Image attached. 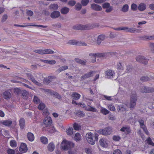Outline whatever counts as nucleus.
<instances>
[{
	"label": "nucleus",
	"mask_w": 154,
	"mask_h": 154,
	"mask_svg": "<svg viewBox=\"0 0 154 154\" xmlns=\"http://www.w3.org/2000/svg\"><path fill=\"white\" fill-rule=\"evenodd\" d=\"M99 26V24L96 23H90L86 25V27H87V30L90 29L95 27H98Z\"/></svg>",
	"instance_id": "19"
},
{
	"label": "nucleus",
	"mask_w": 154,
	"mask_h": 154,
	"mask_svg": "<svg viewBox=\"0 0 154 154\" xmlns=\"http://www.w3.org/2000/svg\"><path fill=\"white\" fill-rule=\"evenodd\" d=\"M66 133L68 135H71L73 133V129L72 127H69L66 131Z\"/></svg>",
	"instance_id": "49"
},
{
	"label": "nucleus",
	"mask_w": 154,
	"mask_h": 154,
	"mask_svg": "<svg viewBox=\"0 0 154 154\" xmlns=\"http://www.w3.org/2000/svg\"><path fill=\"white\" fill-rule=\"evenodd\" d=\"M75 60L77 63L83 65H85L86 62V60H82L79 58H76Z\"/></svg>",
	"instance_id": "40"
},
{
	"label": "nucleus",
	"mask_w": 154,
	"mask_h": 154,
	"mask_svg": "<svg viewBox=\"0 0 154 154\" xmlns=\"http://www.w3.org/2000/svg\"><path fill=\"white\" fill-rule=\"evenodd\" d=\"M146 5L144 3H140L138 7V8L140 11H143L146 9Z\"/></svg>",
	"instance_id": "29"
},
{
	"label": "nucleus",
	"mask_w": 154,
	"mask_h": 154,
	"mask_svg": "<svg viewBox=\"0 0 154 154\" xmlns=\"http://www.w3.org/2000/svg\"><path fill=\"white\" fill-rule=\"evenodd\" d=\"M50 9L52 10H56L58 9L59 6L57 4H51L49 7Z\"/></svg>",
	"instance_id": "30"
},
{
	"label": "nucleus",
	"mask_w": 154,
	"mask_h": 154,
	"mask_svg": "<svg viewBox=\"0 0 154 154\" xmlns=\"http://www.w3.org/2000/svg\"><path fill=\"white\" fill-rule=\"evenodd\" d=\"M73 128L75 130L78 131L81 129V126L80 124L75 123L73 125Z\"/></svg>",
	"instance_id": "46"
},
{
	"label": "nucleus",
	"mask_w": 154,
	"mask_h": 154,
	"mask_svg": "<svg viewBox=\"0 0 154 154\" xmlns=\"http://www.w3.org/2000/svg\"><path fill=\"white\" fill-rule=\"evenodd\" d=\"M89 0H82L81 3L83 6H86L89 2Z\"/></svg>",
	"instance_id": "51"
},
{
	"label": "nucleus",
	"mask_w": 154,
	"mask_h": 154,
	"mask_svg": "<svg viewBox=\"0 0 154 154\" xmlns=\"http://www.w3.org/2000/svg\"><path fill=\"white\" fill-rule=\"evenodd\" d=\"M91 8L92 9L96 11H100L102 10L101 6L95 3H93L91 5Z\"/></svg>",
	"instance_id": "13"
},
{
	"label": "nucleus",
	"mask_w": 154,
	"mask_h": 154,
	"mask_svg": "<svg viewBox=\"0 0 154 154\" xmlns=\"http://www.w3.org/2000/svg\"><path fill=\"white\" fill-rule=\"evenodd\" d=\"M128 5L127 4H125L122 6L121 11L123 12L126 13L128 11Z\"/></svg>",
	"instance_id": "37"
},
{
	"label": "nucleus",
	"mask_w": 154,
	"mask_h": 154,
	"mask_svg": "<svg viewBox=\"0 0 154 154\" xmlns=\"http://www.w3.org/2000/svg\"><path fill=\"white\" fill-rule=\"evenodd\" d=\"M138 122H139L140 127L142 128L144 131L145 132L146 134L147 135L149 134L148 131L147 129L146 126L144 125V121L143 119L140 118L138 119Z\"/></svg>",
	"instance_id": "10"
},
{
	"label": "nucleus",
	"mask_w": 154,
	"mask_h": 154,
	"mask_svg": "<svg viewBox=\"0 0 154 154\" xmlns=\"http://www.w3.org/2000/svg\"><path fill=\"white\" fill-rule=\"evenodd\" d=\"M98 136L97 133H95L94 134L91 132H89L86 134V138L90 144L93 145L95 143L96 141L98 140Z\"/></svg>",
	"instance_id": "1"
},
{
	"label": "nucleus",
	"mask_w": 154,
	"mask_h": 154,
	"mask_svg": "<svg viewBox=\"0 0 154 154\" xmlns=\"http://www.w3.org/2000/svg\"><path fill=\"white\" fill-rule=\"evenodd\" d=\"M72 97L73 100H78L80 98L81 95L76 92H74L72 93Z\"/></svg>",
	"instance_id": "36"
},
{
	"label": "nucleus",
	"mask_w": 154,
	"mask_h": 154,
	"mask_svg": "<svg viewBox=\"0 0 154 154\" xmlns=\"http://www.w3.org/2000/svg\"><path fill=\"white\" fill-rule=\"evenodd\" d=\"M100 145L103 147H106L109 144V142L107 140L104 138L100 139L99 141Z\"/></svg>",
	"instance_id": "11"
},
{
	"label": "nucleus",
	"mask_w": 154,
	"mask_h": 154,
	"mask_svg": "<svg viewBox=\"0 0 154 154\" xmlns=\"http://www.w3.org/2000/svg\"><path fill=\"white\" fill-rule=\"evenodd\" d=\"M101 112L103 114L106 115L108 114L109 111L106 108L102 107L100 109Z\"/></svg>",
	"instance_id": "47"
},
{
	"label": "nucleus",
	"mask_w": 154,
	"mask_h": 154,
	"mask_svg": "<svg viewBox=\"0 0 154 154\" xmlns=\"http://www.w3.org/2000/svg\"><path fill=\"white\" fill-rule=\"evenodd\" d=\"M74 145L72 142L63 140L62 143L61 147L63 150H67L73 148Z\"/></svg>",
	"instance_id": "2"
},
{
	"label": "nucleus",
	"mask_w": 154,
	"mask_h": 154,
	"mask_svg": "<svg viewBox=\"0 0 154 154\" xmlns=\"http://www.w3.org/2000/svg\"><path fill=\"white\" fill-rule=\"evenodd\" d=\"M103 8L106 9L105 11L106 13L111 12L113 10V7L110 6V4L108 2H106L102 5Z\"/></svg>",
	"instance_id": "7"
},
{
	"label": "nucleus",
	"mask_w": 154,
	"mask_h": 154,
	"mask_svg": "<svg viewBox=\"0 0 154 154\" xmlns=\"http://www.w3.org/2000/svg\"><path fill=\"white\" fill-rule=\"evenodd\" d=\"M10 145L12 147H15L17 144L16 141L14 140H12L10 142Z\"/></svg>",
	"instance_id": "50"
},
{
	"label": "nucleus",
	"mask_w": 154,
	"mask_h": 154,
	"mask_svg": "<svg viewBox=\"0 0 154 154\" xmlns=\"http://www.w3.org/2000/svg\"><path fill=\"white\" fill-rule=\"evenodd\" d=\"M137 97L136 93L135 92L132 93L131 95L130 108L131 109L134 108L136 103Z\"/></svg>",
	"instance_id": "3"
},
{
	"label": "nucleus",
	"mask_w": 154,
	"mask_h": 154,
	"mask_svg": "<svg viewBox=\"0 0 154 154\" xmlns=\"http://www.w3.org/2000/svg\"><path fill=\"white\" fill-rule=\"evenodd\" d=\"M85 109L87 111L93 112H97V110L96 109L89 106H88L86 107L85 108Z\"/></svg>",
	"instance_id": "35"
},
{
	"label": "nucleus",
	"mask_w": 154,
	"mask_h": 154,
	"mask_svg": "<svg viewBox=\"0 0 154 154\" xmlns=\"http://www.w3.org/2000/svg\"><path fill=\"white\" fill-rule=\"evenodd\" d=\"M103 97L107 100H113V99L112 98V97L108 96L105 95H103Z\"/></svg>",
	"instance_id": "63"
},
{
	"label": "nucleus",
	"mask_w": 154,
	"mask_h": 154,
	"mask_svg": "<svg viewBox=\"0 0 154 154\" xmlns=\"http://www.w3.org/2000/svg\"><path fill=\"white\" fill-rule=\"evenodd\" d=\"M122 132H126L127 134H130L131 132V130L128 126H125L122 127L120 130Z\"/></svg>",
	"instance_id": "21"
},
{
	"label": "nucleus",
	"mask_w": 154,
	"mask_h": 154,
	"mask_svg": "<svg viewBox=\"0 0 154 154\" xmlns=\"http://www.w3.org/2000/svg\"><path fill=\"white\" fill-rule=\"evenodd\" d=\"M20 151L22 153H25L27 150V148L26 144L24 143L21 144L20 147L19 148Z\"/></svg>",
	"instance_id": "15"
},
{
	"label": "nucleus",
	"mask_w": 154,
	"mask_h": 154,
	"mask_svg": "<svg viewBox=\"0 0 154 154\" xmlns=\"http://www.w3.org/2000/svg\"><path fill=\"white\" fill-rule=\"evenodd\" d=\"M41 142L44 144H47L48 143V139L45 137H42L40 138Z\"/></svg>",
	"instance_id": "41"
},
{
	"label": "nucleus",
	"mask_w": 154,
	"mask_h": 154,
	"mask_svg": "<svg viewBox=\"0 0 154 154\" xmlns=\"http://www.w3.org/2000/svg\"><path fill=\"white\" fill-rule=\"evenodd\" d=\"M149 46L151 51L154 53V43H149Z\"/></svg>",
	"instance_id": "56"
},
{
	"label": "nucleus",
	"mask_w": 154,
	"mask_h": 154,
	"mask_svg": "<svg viewBox=\"0 0 154 154\" xmlns=\"http://www.w3.org/2000/svg\"><path fill=\"white\" fill-rule=\"evenodd\" d=\"M27 137L28 140L30 141H32L34 139V134L31 132H29L27 134Z\"/></svg>",
	"instance_id": "32"
},
{
	"label": "nucleus",
	"mask_w": 154,
	"mask_h": 154,
	"mask_svg": "<svg viewBox=\"0 0 154 154\" xmlns=\"http://www.w3.org/2000/svg\"><path fill=\"white\" fill-rule=\"evenodd\" d=\"M142 39L145 40H151L154 39V35H144L142 37Z\"/></svg>",
	"instance_id": "33"
},
{
	"label": "nucleus",
	"mask_w": 154,
	"mask_h": 154,
	"mask_svg": "<svg viewBox=\"0 0 154 154\" xmlns=\"http://www.w3.org/2000/svg\"><path fill=\"white\" fill-rule=\"evenodd\" d=\"M8 18V16L7 14H4L2 18L1 22L2 23L5 22Z\"/></svg>",
	"instance_id": "52"
},
{
	"label": "nucleus",
	"mask_w": 154,
	"mask_h": 154,
	"mask_svg": "<svg viewBox=\"0 0 154 154\" xmlns=\"http://www.w3.org/2000/svg\"><path fill=\"white\" fill-rule=\"evenodd\" d=\"M74 140L76 141H79L81 139V136L80 134L78 133H76L74 137Z\"/></svg>",
	"instance_id": "42"
},
{
	"label": "nucleus",
	"mask_w": 154,
	"mask_h": 154,
	"mask_svg": "<svg viewBox=\"0 0 154 154\" xmlns=\"http://www.w3.org/2000/svg\"><path fill=\"white\" fill-rule=\"evenodd\" d=\"M132 67L130 65L127 66V69L125 71L126 72H130L132 70Z\"/></svg>",
	"instance_id": "61"
},
{
	"label": "nucleus",
	"mask_w": 154,
	"mask_h": 154,
	"mask_svg": "<svg viewBox=\"0 0 154 154\" xmlns=\"http://www.w3.org/2000/svg\"><path fill=\"white\" fill-rule=\"evenodd\" d=\"M29 93L26 90H24L23 91L22 95L23 97L25 99H26L28 97Z\"/></svg>",
	"instance_id": "48"
},
{
	"label": "nucleus",
	"mask_w": 154,
	"mask_h": 154,
	"mask_svg": "<svg viewBox=\"0 0 154 154\" xmlns=\"http://www.w3.org/2000/svg\"><path fill=\"white\" fill-rule=\"evenodd\" d=\"M136 60L138 62L144 64H146L148 61L147 58L141 55L137 56L136 57Z\"/></svg>",
	"instance_id": "8"
},
{
	"label": "nucleus",
	"mask_w": 154,
	"mask_h": 154,
	"mask_svg": "<svg viewBox=\"0 0 154 154\" xmlns=\"http://www.w3.org/2000/svg\"><path fill=\"white\" fill-rule=\"evenodd\" d=\"M19 125L21 129H23L25 125V121L24 119L23 118H21L19 121Z\"/></svg>",
	"instance_id": "38"
},
{
	"label": "nucleus",
	"mask_w": 154,
	"mask_h": 154,
	"mask_svg": "<svg viewBox=\"0 0 154 154\" xmlns=\"http://www.w3.org/2000/svg\"><path fill=\"white\" fill-rule=\"evenodd\" d=\"M74 29L79 30H86L87 27H86V25H78L74 26Z\"/></svg>",
	"instance_id": "18"
},
{
	"label": "nucleus",
	"mask_w": 154,
	"mask_h": 154,
	"mask_svg": "<svg viewBox=\"0 0 154 154\" xmlns=\"http://www.w3.org/2000/svg\"><path fill=\"white\" fill-rule=\"evenodd\" d=\"M68 44L72 45H76L79 46L81 45L80 41H77L74 40H69L68 42Z\"/></svg>",
	"instance_id": "23"
},
{
	"label": "nucleus",
	"mask_w": 154,
	"mask_h": 154,
	"mask_svg": "<svg viewBox=\"0 0 154 154\" xmlns=\"http://www.w3.org/2000/svg\"><path fill=\"white\" fill-rule=\"evenodd\" d=\"M8 154H14V151L12 149H8L7 151Z\"/></svg>",
	"instance_id": "64"
},
{
	"label": "nucleus",
	"mask_w": 154,
	"mask_h": 154,
	"mask_svg": "<svg viewBox=\"0 0 154 154\" xmlns=\"http://www.w3.org/2000/svg\"><path fill=\"white\" fill-rule=\"evenodd\" d=\"M117 69L118 70H123L124 69V64L119 62L117 64Z\"/></svg>",
	"instance_id": "31"
},
{
	"label": "nucleus",
	"mask_w": 154,
	"mask_h": 154,
	"mask_svg": "<svg viewBox=\"0 0 154 154\" xmlns=\"http://www.w3.org/2000/svg\"><path fill=\"white\" fill-rule=\"evenodd\" d=\"M106 36L104 35H99L97 38V44L99 45L101 42L104 40Z\"/></svg>",
	"instance_id": "22"
},
{
	"label": "nucleus",
	"mask_w": 154,
	"mask_h": 154,
	"mask_svg": "<svg viewBox=\"0 0 154 154\" xmlns=\"http://www.w3.org/2000/svg\"><path fill=\"white\" fill-rule=\"evenodd\" d=\"M127 32L134 33H139L141 32L140 30L132 28H128V27Z\"/></svg>",
	"instance_id": "24"
},
{
	"label": "nucleus",
	"mask_w": 154,
	"mask_h": 154,
	"mask_svg": "<svg viewBox=\"0 0 154 154\" xmlns=\"http://www.w3.org/2000/svg\"><path fill=\"white\" fill-rule=\"evenodd\" d=\"M40 100L37 96H35L33 99V101L36 103H38L40 102Z\"/></svg>",
	"instance_id": "54"
},
{
	"label": "nucleus",
	"mask_w": 154,
	"mask_h": 154,
	"mask_svg": "<svg viewBox=\"0 0 154 154\" xmlns=\"http://www.w3.org/2000/svg\"><path fill=\"white\" fill-rule=\"evenodd\" d=\"M55 148V145L52 142L50 143L48 145V150L50 152L53 151Z\"/></svg>",
	"instance_id": "28"
},
{
	"label": "nucleus",
	"mask_w": 154,
	"mask_h": 154,
	"mask_svg": "<svg viewBox=\"0 0 154 154\" xmlns=\"http://www.w3.org/2000/svg\"><path fill=\"white\" fill-rule=\"evenodd\" d=\"M140 80L143 81H146L149 80V78L147 76H142L140 78Z\"/></svg>",
	"instance_id": "60"
},
{
	"label": "nucleus",
	"mask_w": 154,
	"mask_h": 154,
	"mask_svg": "<svg viewBox=\"0 0 154 154\" xmlns=\"http://www.w3.org/2000/svg\"><path fill=\"white\" fill-rule=\"evenodd\" d=\"M96 36L94 35L91 36L89 37L88 39V41L89 44L94 45L97 44V42H96Z\"/></svg>",
	"instance_id": "14"
},
{
	"label": "nucleus",
	"mask_w": 154,
	"mask_h": 154,
	"mask_svg": "<svg viewBox=\"0 0 154 154\" xmlns=\"http://www.w3.org/2000/svg\"><path fill=\"white\" fill-rule=\"evenodd\" d=\"M52 26L54 28H60L61 26V25L60 23H57L53 24Z\"/></svg>",
	"instance_id": "59"
},
{
	"label": "nucleus",
	"mask_w": 154,
	"mask_h": 154,
	"mask_svg": "<svg viewBox=\"0 0 154 154\" xmlns=\"http://www.w3.org/2000/svg\"><path fill=\"white\" fill-rule=\"evenodd\" d=\"M75 9L77 11H80L82 8V5L79 3H77L75 5Z\"/></svg>",
	"instance_id": "55"
},
{
	"label": "nucleus",
	"mask_w": 154,
	"mask_h": 154,
	"mask_svg": "<svg viewBox=\"0 0 154 154\" xmlns=\"http://www.w3.org/2000/svg\"><path fill=\"white\" fill-rule=\"evenodd\" d=\"M28 78L30 80L36 85L39 86H41L42 85V84L37 81L32 75H29L28 76Z\"/></svg>",
	"instance_id": "20"
},
{
	"label": "nucleus",
	"mask_w": 154,
	"mask_h": 154,
	"mask_svg": "<svg viewBox=\"0 0 154 154\" xmlns=\"http://www.w3.org/2000/svg\"><path fill=\"white\" fill-rule=\"evenodd\" d=\"M140 91L143 93L153 92H154V88L142 86L140 88Z\"/></svg>",
	"instance_id": "6"
},
{
	"label": "nucleus",
	"mask_w": 154,
	"mask_h": 154,
	"mask_svg": "<svg viewBox=\"0 0 154 154\" xmlns=\"http://www.w3.org/2000/svg\"><path fill=\"white\" fill-rule=\"evenodd\" d=\"M53 79V76H49L48 78H45L44 79V82H45L46 83L48 84L52 81Z\"/></svg>",
	"instance_id": "43"
},
{
	"label": "nucleus",
	"mask_w": 154,
	"mask_h": 154,
	"mask_svg": "<svg viewBox=\"0 0 154 154\" xmlns=\"http://www.w3.org/2000/svg\"><path fill=\"white\" fill-rule=\"evenodd\" d=\"M105 76L108 79H112L115 76V73L113 70L108 69L105 72Z\"/></svg>",
	"instance_id": "9"
},
{
	"label": "nucleus",
	"mask_w": 154,
	"mask_h": 154,
	"mask_svg": "<svg viewBox=\"0 0 154 154\" xmlns=\"http://www.w3.org/2000/svg\"><path fill=\"white\" fill-rule=\"evenodd\" d=\"M45 105L44 103L41 102L40 103L39 105H38V108L39 110H42L45 108Z\"/></svg>",
	"instance_id": "44"
},
{
	"label": "nucleus",
	"mask_w": 154,
	"mask_h": 154,
	"mask_svg": "<svg viewBox=\"0 0 154 154\" xmlns=\"http://www.w3.org/2000/svg\"><path fill=\"white\" fill-rule=\"evenodd\" d=\"M35 52L40 54H53L54 53V51L51 49H45L44 50H35Z\"/></svg>",
	"instance_id": "5"
},
{
	"label": "nucleus",
	"mask_w": 154,
	"mask_h": 154,
	"mask_svg": "<svg viewBox=\"0 0 154 154\" xmlns=\"http://www.w3.org/2000/svg\"><path fill=\"white\" fill-rule=\"evenodd\" d=\"M11 95L9 91H6L3 93V97L5 99H8L11 97Z\"/></svg>",
	"instance_id": "26"
},
{
	"label": "nucleus",
	"mask_w": 154,
	"mask_h": 154,
	"mask_svg": "<svg viewBox=\"0 0 154 154\" xmlns=\"http://www.w3.org/2000/svg\"><path fill=\"white\" fill-rule=\"evenodd\" d=\"M44 123L46 125H49L52 124V120L50 117H47L44 119Z\"/></svg>",
	"instance_id": "25"
},
{
	"label": "nucleus",
	"mask_w": 154,
	"mask_h": 154,
	"mask_svg": "<svg viewBox=\"0 0 154 154\" xmlns=\"http://www.w3.org/2000/svg\"><path fill=\"white\" fill-rule=\"evenodd\" d=\"M147 143L149 145H150L152 146H154V143H153L150 138L149 137L147 140Z\"/></svg>",
	"instance_id": "62"
},
{
	"label": "nucleus",
	"mask_w": 154,
	"mask_h": 154,
	"mask_svg": "<svg viewBox=\"0 0 154 154\" xmlns=\"http://www.w3.org/2000/svg\"><path fill=\"white\" fill-rule=\"evenodd\" d=\"M112 128L108 127L102 130H99L97 132L104 135H107L111 134L112 133Z\"/></svg>",
	"instance_id": "4"
},
{
	"label": "nucleus",
	"mask_w": 154,
	"mask_h": 154,
	"mask_svg": "<svg viewBox=\"0 0 154 154\" xmlns=\"http://www.w3.org/2000/svg\"><path fill=\"white\" fill-rule=\"evenodd\" d=\"M60 15V13L58 11H54L51 13L50 16L52 18L55 19L58 17Z\"/></svg>",
	"instance_id": "17"
},
{
	"label": "nucleus",
	"mask_w": 154,
	"mask_h": 154,
	"mask_svg": "<svg viewBox=\"0 0 154 154\" xmlns=\"http://www.w3.org/2000/svg\"><path fill=\"white\" fill-rule=\"evenodd\" d=\"M76 2L73 0H70L68 2V4L71 6H74L76 4Z\"/></svg>",
	"instance_id": "58"
},
{
	"label": "nucleus",
	"mask_w": 154,
	"mask_h": 154,
	"mask_svg": "<svg viewBox=\"0 0 154 154\" xmlns=\"http://www.w3.org/2000/svg\"><path fill=\"white\" fill-rule=\"evenodd\" d=\"M85 151L87 154H94V152L91 148L88 147L86 148L85 149Z\"/></svg>",
	"instance_id": "39"
},
{
	"label": "nucleus",
	"mask_w": 154,
	"mask_h": 154,
	"mask_svg": "<svg viewBox=\"0 0 154 154\" xmlns=\"http://www.w3.org/2000/svg\"><path fill=\"white\" fill-rule=\"evenodd\" d=\"M108 107L109 109L112 111H114L116 110L115 107L113 105L110 104L108 105Z\"/></svg>",
	"instance_id": "53"
},
{
	"label": "nucleus",
	"mask_w": 154,
	"mask_h": 154,
	"mask_svg": "<svg viewBox=\"0 0 154 154\" xmlns=\"http://www.w3.org/2000/svg\"><path fill=\"white\" fill-rule=\"evenodd\" d=\"M69 9L66 7H64L61 9L60 11L61 14H67L69 11Z\"/></svg>",
	"instance_id": "27"
},
{
	"label": "nucleus",
	"mask_w": 154,
	"mask_h": 154,
	"mask_svg": "<svg viewBox=\"0 0 154 154\" xmlns=\"http://www.w3.org/2000/svg\"><path fill=\"white\" fill-rule=\"evenodd\" d=\"M94 73V72L93 71L87 72L82 76L81 77V79L82 80H83L89 78L93 76V74Z\"/></svg>",
	"instance_id": "16"
},
{
	"label": "nucleus",
	"mask_w": 154,
	"mask_h": 154,
	"mask_svg": "<svg viewBox=\"0 0 154 154\" xmlns=\"http://www.w3.org/2000/svg\"><path fill=\"white\" fill-rule=\"evenodd\" d=\"M45 91L46 92L50 93L51 95H54L56 98L59 99H61V96L57 92L49 89H46Z\"/></svg>",
	"instance_id": "12"
},
{
	"label": "nucleus",
	"mask_w": 154,
	"mask_h": 154,
	"mask_svg": "<svg viewBox=\"0 0 154 154\" xmlns=\"http://www.w3.org/2000/svg\"><path fill=\"white\" fill-rule=\"evenodd\" d=\"M68 69V67L67 66H61L57 70V71L58 72H60L64 71Z\"/></svg>",
	"instance_id": "45"
},
{
	"label": "nucleus",
	"mask_w": 154,
	"mask_h": 154,
	"mask_svg": "<svg viewBox=\"0 0 154 154\" xmlns=\"http://www.w3.org/2000/svg\"><path fill=\"white\" fill-rule=\"evenodd\" d=\"M131 9L133 11H136L138 8L137 5L134 3L131 5Z\"/></svg>",
	"instance_id": "57"
},
{
	"label": "nucleus",
	"mask_w": 154,
	"mask_h": 154,
	"mask_svg": "<svg viewBox=\"0 0 154 154\" xmlns=\"http://www.w3.org/2000/svg\"><path fill=\"white\" fill-rule=\"evenodd\" d=\"M2 124L6 126H9L12 124V121L10 120H5L2 122Z\"/></svg>",
	"instance_id": "34"
}]
</instances>
